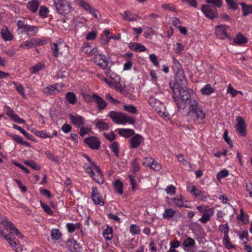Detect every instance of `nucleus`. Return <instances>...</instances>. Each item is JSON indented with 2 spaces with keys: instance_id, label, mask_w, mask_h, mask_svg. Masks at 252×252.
Here are the masks:
<instances>
[{
  "instance_id": "nucleus-1",
  "label": "nucleus",
  "mask_w": 252,
  "mask_h": 252,
  "mask_svg": "<svg viewBox=\"0 0 252 252\" xmlns=\"http://www.w3.org/2000/svg\"><path fill=\"white\" fill-rule=\"evenodd\" d=\"M187 80L182 69L179 68L175 73V82L170 87L173 92L172 98L178 108L184 109L186 108L190 95L186 89Z\"/></svg>"
},
{
  "instance_id": "nucleus-2",
  "label": "nucleus",
  "mask_w": 252,
  "mask_h": 252,
  "mask_svg": "<svg viewBox=\"0 0 252 252\" xmlns=\"http://www.w3.org/2000/svg\"><path fill=\"white\" fill-rule=\"evenodd\" d=\"M0 223L4 227L6 231L9 232L8 234H5L3 231L1 230L0 231V234L8 242L14 251L16 252H22L23 250V246L13 236H16L19 238H23V235L6 217L2 216L0 218Z\"/></svg>"
},
{
  "instance_id": "nucleus-3",
  "label": "nucleus",
  "mask_w": 252,
  "mask_h": 252,
  "mask_svg": "<svg viewBox=\"0 0 252 252\" xmlns=\"http://www.w3.org/2000/svg\"><path fill=\"white\" fill-rule=\"evenodd\" d=\"M189 103V111L187 113L188 121L190 122H196L201 123L206 114L203 110L199 106L197 102L195 99H191L188 101Z\"/></svg>"
},
{
  "instance_id": "nucleus-4",
  "label": "nucleus",
  "mask_w": 252,
  "mask_h": 252,
  "mask_svg": "<svg viewBox=\"0 0 252 252\" xmlns=\"http://www.w3.org/2000/svg\"><path fill=\"white\" fill-rule=\"evenodd\" d=\"M108 116L117 124L125 125L128 123L134 125L135 123V119L134 118L128 116L121 112L111 111L109 113Z\"/></svg>"
},
{
  "instance_id": "nucleus-5",
  "label": "nucleus",
  "mask_w": 252,
  "mask_h": 252,
  "mask_svg": "<svg viewBox=\"0 0 252 252\" xmlns=\"http://www.w3.org/2000/svg\"><path fill=\"white\" fill-rule=\"evenodd\" d=\"M196 209L202 214V217L199 219V221L202 223H206L210 220L211 217L214 214V209L213 208H210L208 206H198L196 207Z\"/></svg>"
},
{
  "instance_id": "nucleus-6",
  "label": "nucleus",
  "mask_w": 252,
  "mask_h": 252,
  "mask_svg": "<svg viewBox=\"0 0 252 252\" xmlns=\"http://www.w3.org/2000/svg\"><path fill=\"white\" fill-rule=\"evenodd\" d=\"M54 4L60 14L66 15L71 11L70 3L67 0H54Z\"/></svg>"
},
{
  "instance_id": "nucleus-7",
  "label": "nucleus",
  "mask_w": 252,
  "mask_h": 252,
  "mask_svg": "<svg viewBox=\"0 0 252 252\" xmlns=\"http://www.w3.org/2000/svg\"><path fill=\"white\" fill-rule=\"evenodd\" d=\"M148 103L162 117H166V115L164 112L165 107L163 104L159 100H158L155 97L151 96L149 99Z\"/></svg>"
},
{
  "instance_id": "nucleus-8",
  "label": "nucleus",
  "mask_w": 252,
  "mask_h": 252,
  "mask_svg": "<svg viewBox=\"0 0 252 252\" xmlns=\"http://www.w3.org/2000/svg\"><path fill=\"white\" fill-rule=\"evenodd\" d=\"M187 190L190 193L194 195L196 198L205 201L209 197V195L204 191L198 189L195 186L192 185L187 186Z\"/></svg>"
},
{
  "instance_id": "nucleus-9",
  "label": "nucleus",
  "mask_w": 252,
  "mask_h": 252,
  "mask_svg": "<svg viewBox=\"0 0 252 252\" xmlns=\"http://www.w3.org/2000/svg\"><path fill=\"white\" fill-rule=\"evenodd\" d=\"M201 11L207 17L211 19L218 16L216 7L210 5L203 4L201 6Z\"/></svg>"
},
{
  "instance_id": "nucleus-10",
  "label": "nucleus",
  "mask_w": 252,
  "mask_h": 252,
  "mask_svg": "<svg viewBox=\"0 0 252 252\" xmlns=\"http://www.w3.org/2000/svg\"><path fill=\"white\" fill-rule=\"evenodd\" d=\"M4 111L6 115H7L15 123L21 124H24L25 121L21 118L14 111L12 108L8 106L4 107Z\"/></svg>"
},
{
  "instance_id": "nucleus-11",
  "label": "nucleus",
  "mask_w": 252,
  "mask_h": 252,
  "mask_svg": "<svg viewBox=\"0 0 252 252\" xmlns=\"http://www.w3.org/2000/svg\"><path fill=\"white\" fill-rule=\"evenodd\" d=\"M237 124L235 128L237 132L241 136H245L246 135V124L244 120L240 116L236 117Z\"/></svg>"
},
{
  "instance_id": "nucleus-12",
  "label": "nucleus",
  "mask_w": 252,
  "mask_h": 252,
  "mask_svg": "<svg viewBox=\"0 0 252 252\" xmlns=\"http://www.w3.org/2000/svg\"><path fill=\"white\" fill-rule=\"evenodd\" d=\"M68 117L71 123L77 128L83 126L85 125V120L84 118L78 114L73 115L69 114Z\"/></svg>"
},
{
  "instance_id": "nucleus-13",
  "label": "nucleus",
  "mask_w": 252,
  "mask_h": 252,
  "mask_svg": "<svg viewBox=\"0 0 252 252\" xmlns=\"http://www.w3.org/2000/svg\"><path fill=\"white\" fill-rule=\"evenodd\" d=\"M229 27L226 25H218L216 27V34L217 36L220 39L228 38L230 39L226 31Z\"/></svg>"
},
{
  "instance_id": "nucleus-14",
  "label": "nucleus",
  "mask_w": 252,
  "mask_h": 252,
  "mask_svg": "<svg viewBox=\"0 0 252 252\" xmlns=\"http://www.w3.org/2000/svg\"><path fill=\"white\" fill-rule=\"evenodd\" d=\"M110 78L112 79L111 81H109L105 78H103L102 79L107 83L109 86L114 88L115 89L118 90L122 88V86L120 84L121 78L119 76L115 75V76H112V75H111Z\"/></svg>"
},
{
  "instance_id": "nucleus-15",
  "label": "nucleus",
  "mask_w": 252,
  "mask_h": 252,
  "mask_svg": "<svg viewBox=\"0 0 252 252\" xmlns=\"http://www.w3.org/2000/svg\"><path fill=\"white\" fill-rule=\"evenodd\" d=\"M94 55L95 56L94 60L95 63L103 69L107 68L108 62L107 61L106 58L104 55L101 54L96 53Z\"/></svg>"
},
{
  "instance_id": "nucleus-16",
  "label": "nucleus",
  "mask_w": 252,
  "mask_h": 252,
  "mask_svg": "<svg viewBox=\"0 0 252 252\" xmlns=\"http://www.w3.org/2000/svg\"><path fill=\"white\" fill-rule=\"evenodd\" d=\"M91 197L94 204L100 206L104 205V203L102 201V197L99 193L97 189L95 187H93L92 189Z\"/></svg>"
},
{
  "instance_id": "nucleus-17",
  "label": "nucleus",
  "mask_w": 252,
  "mask_h": 252,
  "mask_svg": "<svg viewBox=\"0 0 252 252\" xmlns=\"http://www.w3.org/2000/svg\"><path fill=\"white\" fill-rule=\"evenodd\" d=\"M174 215L179 219L182 217V215L179 212L175 211L173 208H166L162 214V217L164 219L169 220L172 219Z\"/></svg>"
},
{
  "instance_id": "nucleus-18",
  "label": "nucleus",
  "mask_w": 252,
  "mask_h": 252,
  "mask_svg": "<svg viewBox=\"0 0 252 252\" xmlns=\"http://www.w3.org/2000/svg\"><path fill=\"white\" fill-rule=\"evenodd\" d=\"M39 43L40 42L38 39L32 38L23 42L19 47L24 49H30L39 44Z\"/></svg>"
},
{
  "instance_id": "nucleus-19",
  "label": "nucleus",
  "mask_w": 252,
  "mask_h": 252,
  "mask_svg": "<svg viewBox=\"0 0 252 252\" xmlns=\"http://www.w3.org/2000/svg\"><path fill=\"white\" fill-rule=\"evenodd\" d=\"M50 46L52 52L55 57L57 58L60 55H63L62 48L63 46L65 47L63 44L52 43L50 44Z\"/></svg>"
},
{
  "instance_id": "nucleus-20",
  "label": "nucleus",
  "mask_w": 252,
  "mask_h": 252,
  "mask_svg": "<svg viewBox=\"0 0 252 252\" xmlns=\"http://www.w3.org/2000/svg\"><path fill=\"white\" fill-rule=\"evenodd\" d=\"M143 140L142 136L138 134L132 137L129 140V148L135 149L138 148Z\"/></svg>"
},
{
  "instance_id": "nucleus-21",
  "label": "nucleus",
  "mask_w": 252,
  "mask_h": 252,
  "mask_svg": "<svg viewBox=\"0 0 252 252\" xmlns=\"http://www.w3.org/2000/svg\"><path fill=\"white\" fill-rule=\"evenodd\" d=\"M85 142L92 149L98 150L100 147V142L97 138L94 137L86 138Z\"/></svg>"
},
{
  "instance_id": "nucleus-22",
  "label": "nucleus",
  "mask_w": 252,
  "mask_h": 252,
  "mask_svg": "<svg viewBox=\"0 0 252 252\" xmlns=\"http://www.w3.org/2000/svg\"><path fill=\"white\" fill-rule=\"evenodd\" d=\"M94 101L95 102L97 105L98 110L102 111L104 110L107 106L106 102L95 94H94Z\"/></svg>"
},
{
  "instance_id": "nucleus-23",
  "label": "nucleus",
  "mask_w": 252,
  "mask_h": 252,
  "mask_svg": "<svg viewBox=\"0 0 252 252\" xmlns=\"http://www.w3.org/2000/svg\"><path fill=\"white\" fill-rule=\"evenodd\" d=\"M171 200L175 206L178 208H189V206L188 204H185V203H187L188 201L181 196L179 198H172Z\"/></svg>"
},
{
  "instance_id": "nucleus-24",
  "label": "nucleus",
  "mask_w": 252,
  "mask_h": 252,
  "mask_svg": "<svg viewBox=\"0 0 252 252\" xmlns=\"http://www.w3.org/2000/svg\"><path fill=\"white\" fill-rule=\"evenodd\" d=\"M128 47L135 52H142L146 50V48L140 43L131 42L128 44Z\"/></svg>"
},
{
  "instance_id": "nucleus-25",
  "label": "nucleus",
  "mask_w": 252,
  "mask_h": 252,
  "mask_svg": "<svg viewBox=\"0 0 252 252\" xmlns=\"http://www.w3.org/2000/svg\"><path fill=\"white\" fill-rule=\"evenodd\" d=\"M96 170L94 172V176H91L93 179L99 184H102L104 183V180L103 178V174L99 167H96Z\"/></svg>"
},
{
  "instance_id": "nucleus-26",
  "label": "nucleus",
  "mask_w": 252,
  "mask_h": 252,
  "mask_svg": "<svg viewBox=\"0 0 252 252\" xmlns=\"http://www.w3.org/2000/svg\"><path fill=\"white\" fill-rule=\"evenodd\" d=\"M0 33L2 37L5 41H11L13 39V36L6 27L1 29Z\"/></svg>"
},
{
  "instance_id": "nucleus-27",
  "label": "nucleus",
  "mask_w": 252,
  "mask_h": 252,
  "mask_svg": "<svg viewBox=\"0 0 252 252\" xmlns=\"http://www.w3.org/2000/svg\"><path fill=\"white\" fill-rule=\"evenodd\" d=\"M39 5V2L36 0H33L27 3V8L32 12L37 11Z\"/></svg>"
},
{
  "instance_id": "nucleus-28",
  "label": "nucleus",
  "mask_w": 252,
  "mask_h": 252,
  "mask_svg": "<svg viewBox=\"0 0 252 252\" xmlns=\"http://www.w3.org/2000/svg\"><path fill=\"white\" fill-rule=\"evenodd\" d=\"M65 100L70 104L74 105L77 101V97L75 94L73 92H68L66 94Z\"/></svg>"
},
{
  "instance_id": "nucleus-29",
  "label": "nucleus",
  "mask_w": 252,
  "mask_h": 252,
  "mask_svg": "<svg viewBox=\"0 0 252 252\" xmlns=\"http://www.w3.org/2000/svg\"><path fill=\"white\" fill-rule=\"evenodd\" d=\"M119 134L125 137L128 138L134 134V131L131 129H118Z\"/></svg>"
},
{
  "instance_id": "nucleus-30",
  "label": "nucleus",
  "mask_w": 252,
  "mask_h": 252,
  "mask_svg": "<svg viewBox=\"0 0 252 252\" xmlns=\"http://www.w3.org/2000/svg\"><path fill=\"white\" fill-rule=\"evenodd\" d=\"M201 93L203 95H209L214 93L215 89L212 87L211 85L208 84L205 85L201 89Z\"/></svg>"
},
{
  "instance_id": "nucleus-31",
  "label": "nucleus",
  "mask_w": 252,
  "mask_h": 252,
  "mask_svg": "<svg viewBox=\"0 0 252 252\" xmlns=\"http://www.w3.org/2000/svg\"><path fill=\"white\" fill-rule=\"evenodd\" d=\"M248 41L247 38L243 34L239 33L234 39V42L236 45H242Z\"/></svg>"
},
{
  "instance_id": "nucleus-32",
  "label": "nucleus",
  "mask_w": 252,
  "mask_h": 252,
  "mask_svg": "<svg viewBox=\"0 0 252 252\" xmlns=\"http://www.w3.org/2000/svg\"><path fill=\"white\" fill-rule=\"evenodd\" d=\"M96 127L100 131L106 130L109 128L107 123L104 122L102 120H98L95 124Z\"/></svg>"
},
{
  "instance_id": "nucleus-33",
  "label": "nucleus",
  "mask_w": 252,
  "mask_h": 252,
  "mask_svg": "<svg viewBox=\"0 0 252 252\" xmlns=\"http://www.w3.org/2000/svg\"><path fill=\"white\" fill-rule=\"evenodd\" d=\"M82 51L87 54L88 55L91 56L95 55L97 52V49L89 45H85L83 47Z\"/></svg>"
},
{
  "instance_id": "nucleus-34",
  "label": "nucleus",
  "mask_w": 252,
  "mask_h": 252,
  "mask_svg": "<svg viewBox=\"0 0 252 252\" xmlns=\"http://www.w3.org/2000/svg\"><path fill=\"white\" fill-rule=\"evenodd\" d=\"M86 171L91 176H94V171L96 170V167H99V166H97L94 162H91L90 165H87L86 164Z\"/></svg>"
},
{
  "instance_id": "nucleus-35",
  "label": "nucleus",
  "mask_w": 252,
  "mask_h": 252,
  "mask_svg": "<svg viewBox=\"0 0 252 252\" xmlns=\"http://www.w3.org/2000/svg\"><path fill=\"white\" fill-rule=\"evenodd\" d=\"M57 87L56 85H51L45 87L43 90V93L46 95H52L55 93L56 90H57Z\"/></svg>"
},
{
  "instance_id": "nucleus-36",
  "label": "nucleus",
  "mask_w": 252,
  "mask_h": 252,
  "mask_svg": "<svg viewBox=\"0 0 252 252\" xmlns=\"http://www.w3.org/2000/svg\"><path fill=\"white\" fill-rule=\"evenodd\" d=\"M114 187L115 190L120 194L123 193V184L119 180H116L114 183Z\"/></svg>"
},
{
  "instance_id": "nucleus-37",
  "label": "nucleus",
  "mask_w": 252,
  "mask_h": 252,
  "mask_svg": "<svg viewBox=\"0 0 252 252\" xmlns=\"http://www.w3.org/2000/svg\"><path fill=\"white\" fill-rule=\"evenodd\" d=\"M66 228L69 233H73L76 229H80L81 224L79 223H68L66 224Z\"/></svg>"
},
{
  "instance_id": "nucleus-38",
  "label": "nucleus",
  "mask_w": 252,
  "mask_h": 252,
  "mask_svg": "<svg viewBox=\"0 0 252 252\" xmlns=\"http://www.w3.org/2000/svg\"><path fill=\"white\" fill-rule=\"evenodd\" d=\"M240 5H241L243 11V16H246L248 14L252 13V5H247L244 2L241 3Z\"/></svg>"
},
{
  "instance_id": "nucleus-39",
  "label": "nucleus",
  "mask_w": 252,
  "mask_h": 252,
  "mask_svg": "<svg viewBox=\"0 0 252 252\" xmlns=\"http://www.w3.org/2000/svg\"><path fill=\"white\" fill-rule=\"evenodd\" d=\"M38 31V27L35 26L28 25L25 31V32L27 35H33Z\"/></svg>"
},
{
  "instance_id": "nucleus-40",
  "label": "nucleus",
  "mask_w": 252,
  "mask_h": 252,
  "mask_svg": "<svg viewBox=\"0 0 252 252\" xmlns=\"http://www.w3.org/2000/svg\"><path fill=\"white\" fill-rule=\"evenodd\" d=\"M113 230L111 227L107 226L103 232V236L107 240H110L113 237Z\"/></svg>"
},
{
  "instance_id": "nucleus-41",
  "label": "nucleus",
  "mask_w": 252,
  "mask_h": 252,
  "mask_svg": "<svg viewBox=\"0 0 252 252\" xmlns=\"http://www.w3.org/2000/svg\"><path fill=\"white\" fill-rule=\"evenodd\" d=\"M44 68V64L42 63H38L33 67L30 68V71L32 74H35L39 70L43 69Z\"/></svg>"
},
{
  "instance_id": "nucleus-42",
  "label": "nucleus",
  "mask_w": 252,
  "mask_h": 252,
  "mask_svg": "<svg viewBox=\"0 0 252 252\" xmlns=\"http://www.w3.org/2000/svg\"><path fill=\"white\" fill-rule=\"evenodd\" d=\"M219 230L224 234V237H229L228 233L229 231V228L227 223L224 224H220L219 226Z\"/></svg>"
},
{
  "instance_id": "nucleus-43",
  "label": "nucleus",
  "mask_w": 252,
  "mask_h": 252,
  "mask_svg": "<svg viewBox=\"0 0 252 252\" xmlns=\"http://www.w3.org/2000/svg\"><path fill=\"white\" fill-rule=\"evenodd\" d=\"M45 154L47 158L51 161L55 162L56 163L59 162V158L57 156H55L53 153L50 151H46L45 152Z\"/></svg>"
},
{
  "instance_id": "nucleus-44",
  "label": "nucleus",
  "mask_w": 252,
  "mask_h": 252,
  "mask_svg": "<svg viewBox=\"0 0 252 252\" xmlns=\"http://www.w3.org/2000/svg\"><path fill=\"white\" fill-rule=\"evenodd\" d=\"M195 242L194 240L191 238L188 237L183 242V246L186 248H192L194 246Z\"/></svg>"
},
{
  "instance_id": "nucleus-45",
  "label": "nucleus",
  "mask_w": 252,
  "mask_h": 252,
  "mask_svg": "<svg viewBox=\"0 0 252 252\" xmlns=\"http://www.w3.org/2000/svg\"><path fill=\"white\" fill-rule=\"evenodd\" d=\"M140 167L137 162V158L133 159L131 162V169L132 170L134 175H136L137 173L139 171Z\"/></svg>"
},
{
  "instance_id": "nucleus-46",
  "label": "nucleus",
  "mask_w": 252,
  "mask_h": 252,
  "mask_svg": "<svg viewBox=\"0 0 252 252\" xmlns=\"http://www.w3.org/2000/svg\"><path fill=\"white\" fill-rule=\"evenodd\" d=\"M129 230L132 235L139 234L141 231L140 227L136 224H131L130 226Z\"/></svg>"
},
{
  "instance_id": "nucleus-47",
  "label": "nucleus",
  "mask_w": 252,
  "mask_h": 252,
  "mask_svg": "<svg viewBox=\"0 0 252 252\" xmlns=\"http://www.w3.org/2000/svg\"><path fill=\"white\" fill-rule=\"evenodd\" d=\"M62 236V234L58 229H53L51 231V237L52 239L55 240H59Z\"/></svg>"
},
{
  "instance_id": "nucleus-48",
  "label": "nucleus",
  "mask_w": 252,
  "mask_h": 252,
  "mask_svg": "<svg viewBox=\"0 0 252 252\" xmlns=\"http://www.w3.org/2000/svg\"><path fill=\"white\" fill-rule=\"evenodd\" d=\"M240 214L239 217V219L244 223V224H246L249 222V217L247 215L244 213V211L243 209H241Z\"/></svg>"
},
{
  "instance_id": "nucleus-49",
  "label": "nucleus",
  "mask_w": 252,
  "mask_h": 252,
  "mask_svg": "<svg viewBox=\"0 0 252 252\" xmlns=\"http://www.w3.org/2000/svg\"><path fill=\"white\" fill-rule=\"evenodd\" d=\"M16 25L18 29L22 30L23 32H24L29 25L25 23L24 20H19L17 21Z\"/></svg>"
},
{
  "instance_id": "nucleus-50",
  "label": "nucleus",
  "mask_w": 252,
  "mask_h": 252,
  "mask_svg": "<svg viewBox=\"0 0 252 252\" xmlns=\"http://www.w3.org/2000/svg\"><path fill=\"white\" fill-rule=\"evenodd\" d=\"M77 2L79 6L83 7L88 12L92 7L88 3L83 0H78Z\"/></svg>"
},
{
  "instance_id": "nucleus-51",
  "label": "nucleus",
  "mask_w": 252,
  "mask_h": 252,
  "mask_svg": "<svg viewBox=\"0 0 252 252\" xmlns=\"http://www.w3.org/2000/svg\"><path fill=\"white\" fill-rule=\"evenodd\" d=\"M222 243L225 247L228 250H230L235 247L233 245L230 243L229 237H223L222 239Z\"/></svg>"
},
{
  "instance_id": "nucleus-52",
  "label": "nucleus",
  "mask_w": 252,
  "mask_h": 252,
  "mask_svg": "<svg viewBox=\"0 0 252 252\" xmlns=\"http://www.w3.org/2000/svg\"><path fill=\"white\" fill-rule=\"evenodd\" d=\"M12 84L15 85V87L19 93L22 96H25V94L23 86L21 84H18L14 81L12 82Z\"/></svg>"
},
{
  "instance_id": "nucleus-53",
  "label": "nucleus",
  "mask_w": 252,
  "mask_h": 252,
  "mask_svg": "<svg viewBox=\"0 0 252 252\" xmlns=\"http://www.w3.org/2000/svg\"><path fill=\"white\" fill-rule=\"evenodd\" d=\"M124 109L125 111L131 114H136L137 112L136 108L132 105H124Z\"/></svg>"
},
{
  "instance_id": "nucleus-54",
  "label": "nucleus",
  "mask_w": 252,
  "mask_h": 252,
  "mask_svg": "<svg viewBox=\"0 0 252 252\" xmlns=\"http://www.w3.org/2000/svg\"><path fill=\"white\" fill-rule=\"evenodd\" d=\"M206 2L213 4L215 7L220 8L222 6V0H206Z\"/></svg>"
},
{
  "instance_id": "nucleus-55",
  "label": "nucleus",
  "mask_w": 252,
  "mask_h": 252,
  "mask_svg": "<svg viewBox=\"0 0 252 252\" xmlns=\"http://www.w3.org/2000/svg\"><path fill=\"white\" fill-rule=\"evenodd\" d=\"M25 163L28 166L32 167L33 169L35 170H39L40 169V167L37 164V163L32 160H27L25 161Z\"/></svg>"
},
{
  "instance_id": "nucleus-56",
  "label": "nucleus",
  "mask_w": 252,
  "mask_h": 252,
  "mask_svg": "<svg viewBox=\"0 0 252 252\" xmlns=\"http://www.w3.org/2000/svg\"><path fill=\"white\" fill-rule=\"evenodd\" d=\"M124 19L128 21L136 20V18H134L135 16H133L132 13L128 11H126L124 13Z\"/></svg>"
},
{
  "instance_id": "nucleus-57",
  "label": "nucleus",
  "mask_w": 252,
  "mask_h": 252,
  "mask_svg": "<svg viewBox=\"0 0 252 252\" xmlns=\"http://www.w3.org/2000/svg\"><path fill=\"white\" fill-rule=\"evenodd\" d=\"M135 176L136 175H134L133 174H130L128 175L132 190H135L137 189V183L135 180Z\"/></svg>"
},
{
  "instance_id": "nucleus-58",
  "label": "nucleus",
  "mask_w": 252,
  "mask_h": 252,
  "mask_svg": "<svg viewBox=\"0 0 252 252\" xmlns=\"http://www.w3.org/2000/svg\"><path fill=\"white\" fill-rule=\"evenodd\" d=\"M112 152L115 155L116 157H119L118 144L117 142H113L110 146Z\"/></svg>"
},
{
  "instance_id": "nucleus-59",
  "label": "nucleus",
  "mask_w": 252,
  "mask_h": 252,
  "mask_svg": "<svg viewBox=\"0 0 252 252\" xmlns=\"http://www.w3.org/2000/svg\"><path fill=\"white\" fill-rule=\"evenodd\" d=\"M82 95L85 101L87 103H91L94 100V94L92 95H90L89 94L82 93Z\"/></svg>"
},
{
  "instance_id": "nucleus-60",
  "label": "nucleus",
  "mask_w": 252,
  "mask_h": 252,
  "mask_svg": "<svg viewBox=\"0 0 252 252\" xmlns=\"http://www.w3.org/2000/svg\"><path fill=\"white\" fill-rule=\"evenodd\" d=\"M165 191L168 194L173 195L175 193L176 188L173 185H170L167 186L165 189Z\"/></svg>"
},
{
  "instance_id": "nucleus-61",
  "label": "nucleus",
  "mask_w": 252,
  "mask_h": 252,
  "mask_svg": "<svg viewBox=\"0 0 252 252\" xmlns=\"http://www.w3.org/2000/svg\"><path fill=\"white\" fill-rule=\"evenodd\" d=\"M48 10L44 6H41L39 10V14L41 17L45 18L47 16Z\"/></svg>"
},
{
  "instance_id": "nucleus-62",
  "label": "nucleus",
  "mask_w": 252,
  "mask_h": 252,
  "mask_svg": "<svg viewBox=\"0 0 252 252\" xmlns=\"http://www.w3.org/2000/svg\"><path fill=\"white\" fill-rule=\"evenodd\" d=\"M150 167L156 171H159L161 168V165L156 161H153L150 164Z\"/></svg>"
},
{
  "instance_id": "nucleus-63",
  "label": "nucleus",
  "mask_w": 252,
  "mask_h": 252,
  "mask_svg": "<svg viewBox=\"0 0 252 252\" xmlns=\"http://www.w3.org/2000/svg\"><path fill=\"white\" fill-rule=\"evenodd\" d=\"M175 48V52L176 54L180 55L184 49V45L180 43H177Z\"/></svg>"
},
{
  "instance_id": "nucleus-64",
  "label": "nucleus",
  "mask_w": 252,
  "mask_h": 252,
  "mask_svg": "<svg viewBox=\"0 0 252 252\" xmlns=\"http://www.w3.org/2000/svg\"><path fill=\"white\" fill-rule=\"evenodd\" d=\"M149 59L150 61L153 63L154 65L156 66H159V62L157 59V56L154 54H152L149 55Z\"/></svg>"
}]
</instances>
